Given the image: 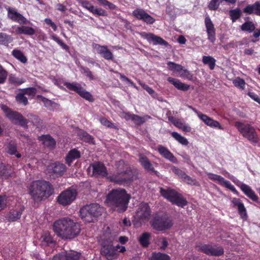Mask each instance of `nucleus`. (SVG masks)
Segmentation results:
<instances>
[{"instance_id":"12","label":"nucleus","mask_w":260,"mask_h":260,"mask_svg":"<svg viewBox=\"0 0 260 260\" xmlns=\"http://www.w3.org/2000/svg\"><path fill=\"white\" fill-rule=\"evenodd\" d=\"M173 225V222L167 218L156 217H155L152 225L157 231H164L170 229Z\"/></svg>"},{"instance_id":"54","label":"nucleus","mask_w":260,"mask_h":260,"mask_svg":"<svg viewBox=\"0 0 260 260\" xmlns=\"http://www.w3.org/2000/svg\"><path fill=\"white\" fill-rule=\"evenodd\" d=\"M219 0H211L208 4V8L210 10H217L220 4Z\"/></svg>"},{"instance_id":"25","label":"nucleus","mask_w":260,"mask_h":260,"mask_svg":"<svg viewBox=\"0 0 260 260\" xmlns=\"http://www.w3.org/2000/svg\"><path fill=\"white\" fill-rule=\"evenodd\" d=\"M40 244L42 246H49L55 243L53 237L48 231L43 232L40 238Z\"/></svg>"},{"instance_id":"47","label":"nucleus","mask_w":260,"mask_h":260,"mask_svg":"<svg viewBox=\"0 0 260 260\" xmlns=\"http://www.w3.org/2000/svg\"><path fill=\"white\" fill-rule=\"evenodd\" d=\"M255 27L251 21H247L241 26V29L243 31L251 32L255 30Z\"/></svg>"},{"instance_id":"33","label":"nucleus","mask_w":260,"mask_h":260,"mask_svg":"<svg viewBox=\"0 0 260 260\" xmlns=\"http://www.w3.org/2000/svg\"><path fill=\"white\" fill-rule=\"evenodd\" d=\"M86 206L94 219H95L96 217L101 215L102 213L104 211V208L96 203L91 204L90 205H86Z\"/></svg>"},{"instance_id":"26","label":"nucleus","mask_w":260,"mask_h":260,"mask_svg":"<svg viewBox=\"0 0 260 260\" xmlns=\"http://www.w3.org/2000/svg\"><path fill=\"white\" fill-rule=\"evenodd\" d=\"M240 188L242 191L250 199L255 202H258V198L251 187L244 183H241Z\"/></svg>"},{"instance_id":"19","label":"nucleus","mask_w":260,"mask_h":260,"mask_svg":"<svg viewBox=\"0 0 260 260\" xmlns=\"http://www.w3.org/2000/svg\"><path fill=\"white\" fill-rule=\"evenodd\" d=\"M140 35L142 38L147 39L148 41L152 42L155 45L159 44L167 46L169 45L168 43L162 38L155 36L153 34L142 32L140 33Z\"/></svg>"},{"instance_id":"57","label":"nucleus","mask_w":260,"mask_h":260,"mask_svg":"<svg viewBox=\"0 0 260 260\" xmlns=\"http://www.w3.org/2000/svg\"><path fill=\"white\" fill-rule=\"evenodd\" d=\"M171 170L175 174L177 175L179 177L182 179L185 174H186L184 171H182L178 168L172 166L171 167Z\"/></svg>"},{"instance_id":"34","label":"nucleus","mask_w":260,"mask_h":260,"mask_svg":"<svg viewBox=\"0 0 260 260\" xmlns=\"http://www.w3.org/2000/svg\"><path fill=\"white\" fill-rule=\"evenodd\" d=\"M39 139L45 146L49 148H53L55 146L56 142L50 135H42L39 137Z\"/></svg>"},{"instance_id":"5","label":"nucleus","mask_w":260,"mask_h":260,"mask_svg":"<svg viewBox=\"0 0 260 260\" xmlns=\"http://www.w3.org/2000/svg\"><path fill=\"white\" fill-rule=\"evenodd\" d=\"M160 193L163 197L167 199L173 204L176 205L179 207L183 208L187 204V201L182 195L174 189H165L160 188Z\"/></svg>"},{"instance_id":"63","label":"nucleus","mask_w":260,"mask_h":260,"mask_svg":"<svg viewBox=\"0 0 260 260\" xmlns=\"http://www.w3.org/2000/svg\"><path fill=\"white\" fill-rule=\"evenodd\" d=\"M51 38L56 43H57L62 48L66 50L68 49V46L66 44H64L61 40L57 38L56 36H51Z\"/></svg>"},{"instance_id":"14","label":"nucleus","mask_w":260,"mask_h":260,"mask_svg":"<svg viewBox=\"0 0 260 260\" xmlns=\"http://www.w3.org/2000/svg\"><path fill=\"white\" fill-rule=\"evenodd\" d=\"M8 17L13 21L19 24H27L30 22L22 14L18 13L15 8L9 7L7 9Z\"/></svg>"},{"instance_id":"37","label":"nucleus","mask_w":260,"mask_h":260,"mask_svg":"<svg viewBox=\"0 0 260 260\" xmlns=\"http://www.w3.org/2000/svg\"><path fill=\"white\" fill-rule=\"evenodd\" d=\"M26 117V120H28V123L30 122L33 125L37 128L42 127V121L38 116L31 113H28L27 114Z\"/></svg>"},{"instance_id":"3","label":"nucleus","mask_w":260,"mask_h":260,"mask_svg":"<svg viewBox=\"0 0 260 260\" xmlns=\"http://www.w3.org/2000/svg\"><path fill=\"white\" fill-rule=\"evenodd\" d=\"M53 193L51 184L44 180L32 182L29 187V194L35 202H40L49 198Z\"/></svg>"},{"instance_id":"22","label":"nucleus","mask_w":260,"mask_h":260,"mask_svg":"<svg viewBox=\"0 0 260 260\" xmlns=\"http://www.w3.org/2000/svg\"><path fill=\"white\" fill-rule=\"evenodd\" d=\"M48 169L56 176H61L66 171V166L59 162H55L49 166Z\"/></svg>"},{"instance_id":"53","label":"nucleus","mask_w":260,"mask_h":260,"mask_svg":"<svg viewBox=\"0 0 260 260\" xmlns=\"http://www.w3.org/2000/svg\"><path fill=\"white\" fill-rule=\"evenodd\" d=\"M179 74L181 77L186 78L188 80H191L192 79V75L189 71L185 69L182 66V70L179 72Z\"/></svg>"},{"instance_id":"45","label":"nucleus","mask_w":260,"mask_h":260,"mask_svg":"<svg viewBox=\"0 0 260 260\" xmlns=\"http://www.w3.org/2000/svg\"><path fill=\"white\" fill-rule=\"evenodd\" d=\"M150 118V117L148 115L141 117L138 115L133 114L132 121L137 125H141L145 122L146 119H149Z\"/></svg>"},{"instance_id":"52","label":"nucleus","mask_w":260,"mask_h":260,"mask_svg":"<svg viewBox=\"0 0 260 260\" xmlns=\"http://www.w3.org/2000/svg\"><path fill=\"white\" fill-rule=\"evenodd\" d=\"M24 94L23 92L17 94L16 96V100L19 103L25 106L27 104L28 101L26 97L24 95Z\"/></svg>"},{"instance_id":"60","label":"nucleus","mask_w":260,"mask_h":260,"mask_svg":"<svg viewBox=\"0 0 260 260\" xmlns=\"http://www.w3.org/2000/svg\"><path fill=\"white\" fill-rule=\"evenodd\" d=\"M207 175H208L209 179H210L212 180H213V181H217L219 184L220 183V181H222V176H221L220 175L214 174L211 173H208Z\"/></svg>"},{"instance_id":"55","label":"nucleus","mask_w":260,"mask_h":260,"mask_svg":"<svg viewBox=\"0 0 260 260\" xmlns=\"http://www.w3.org/2000/svg\"><path fill=\"white\" fill-rule=\"evenodd\" d=\"M233 84L234 85L237 87L240 88V89H243L245 87V81L239 78H236L234 81H233Z\"/></svg>"},{"instance_id":"18","label":"nucleus","mask_w":260,"mask_h":260,"mask_svg":"<svg viewBox=\"0 0 260 260\" xmlns=\"http://www.w3.org/2000/svg\"><path fill=\"white\" fill-rule=\"evenodd\" d=\"M92 169V176L105 177L108 173L105 165L101 162H94L91 165Z\"/></svg>"},{"instance_id":"31","label":"nucleus","mask_w":260,"mask_h":260,"mask_svg":"<svg viewBox=\"0 0 260 260\" xmlns=\"http://www.w3.org/2000/svg\"><path fill=\"white\" fill-rule=\"evenodd\" d=\"M23 209H20L18 210H13L8 212L6 215V218L9 222H14L20 219Z\"/></svg>"},{"instance_id":"27","label":"nucleus","mask_w":260,"mask_h":260,"mask_svg":"<svg viewBox=\"0 0 260 260\" xmlns=\"http://www.w3.org/2000/svg\"><path fill=\"white\" fill-rule=\"evenodd\" d=\"M240 188L242 191L250 199L255 202H258V198L251 187L244 183H241Z\"/></svg>"},{"instance_id":"58","label":"nucleus","mask_w":260,"mask_h":260,"mask_svg":"<svg viewBox=\"0 0 260 260\" xmlns=\"http://www.w3.org/2000/svg\"><path fill=\"white\" fill-rule=\"evenodd\" d=\"M110 71L111 72H113L114 73L119 75L120 79L122 81H125V82H127L128 83L130 84L132 86H135L134 83L132 81H131L129 79H128L127 77H126L125 76L121 74V73H119L117 71H114L113 70H111Z\"/></svg>"},{"instance_id":"2","label":"nucleus","mask_w":260,"mask_h":260,"mask_svg":"<svg viewBox=\"0 0 260 260\" xmlns=\"http://www.w3.org/2000/svg\"><path fill=\"white\" fill-rule=\"evenodd\" d=\"M130 199L131 196L125 189L119 188L110 191L107 196L106 201L114 210L121 213L127 209Z\"/></svg>"},{"instance_id":"48","label":"nucleus","mask_w":260,"mask_h":260,"mask_svg":"<svg viewBox=\"0 0 260 260\" xmlns=\"http://www.w3.org/2000/svg\"><path fill=\"white\" fill-rule=\"evenodd\" d=\"M222 179V181H220L219 184L222 186H224L225 187L232 191L234 193L238 194V191L236 190L235 187L230 183V182L225 180L223 177Z\"/></svg>"},{"instance_id":"16","label":"nucleus","mask_w":260,"mask_h":260,"mask_svg":"<svg viewBox=\"0 0 260 260\" xmlns=\"http://www.w3.org/2000/svg\"><path fill=\"white\" fill-rule=\"evenodd\" d=\"M80 255V253L74 251H62L54 255L52 260H78Z\"/></svg>"},{"instance_id":"61","label":"nucleus","mask_w":260,"mask_h":260,"mask_svg":"<svg viewBox=\"0 0 260 260\" xmlns=\"http://www.w3.org/2000/svg\"><path fill=\"white\" fill-rule=\"evenodd\" d=\"M7 75L8 74L6 71H5L2 66L0 65V84L5 82Z\"/></svg>"},{"instance_id":"10","label":"nucleus","mask_w":260,"mask_h":260,"mask_svg":"<svg viewBox=\"0 0 260 260\" xmlns=\"http://www.w3.org/2000/svg\"><path fill=\"white\" fill-rule=\"evenodd\" d=\"M199 249L208 255L214 256H219L224 253V250L222 247H217L210 244L201 245L199 246Z\"/></svg>"},{"instance_id":"36","label":"nucleus","mask_w":260,"mask_h":260,"mask_svg":"<svg viewBox=\"0 0 260 260\" xmlns=\"http://www.w3.org/2000/svg\"><path fill=\"white\" fill-rule=\"evenodd\" d=\"M15 32L17 35L24 34L31 36L35 34V30L30 26L22 25L17 26L15 29Z\"/></svg>"},{"instance_id":"44","label":"nucleus","mask_w":260,"mask_h":260,"mask_svg":"<svg viewBox=\"0 0 260 260\" xmlns=\"http://www.w3.org/2000/svg\"><path fill=\"white\" fill-rule=\"evenodd\" d=\"M150 235L148 233H144L139 237V242L143 247H147L149 244Z\"/></svg>"},{"instance_id":"28","label":"nucleus","mask_w":260,"mask_h":260,"mask_svg":"<svg viewBox=\"0 0 260 260\" xmlns=\"http://www.w3.org/2000/svg\"><path fill=\"white\" fill-rule=\"evenodd\" d=\"M199 118L202 120L206 125L212 127H218L219 129H222V127L220 123L216 120H213L206 114H200Z\"/></svg>"},{"instance_id":"42","label":"nucleus","mask_w":260,"mask_h":260,"mask_svg":"<svg viewBox=\"0 0 260 260\" xmlns=\"http://www.w3.org/2000/svg\"><path fill=\"white\" fill-rule=\"evenodd\" d=\"M12 54L22 63H25L27 62V59L26 57L20 50L15 49L13 50Z\"/></svg>"},{"instance_id":"9","label":"nucleus","mask_w":260,"mask_h":260,"mask_svg":"<svg viewBox=\"0 0 260 260\" xmlns=\"http://www.w3.org/2000/svg\"><path fill=\"white\" fill-rule=\"evenodd\" d=\"M69 89L73 90L78 93L81 97L89 102H93L94 99L92 95L86 91L79 83H66L64 84Z\"/></svg>"},{"instance_id":"32","label":"nucleus","mask_w":260,"mask_h":260,"mask_svg":"<svg viewBox=\"0 0 260 260\" xmlns=\"http://www.w3.org/2000/svg\"><path fill=\"white\" fill-rule=\"evenodd\" d=\"M234 206H236L238 208L239 213L242 218L245 219L247 217L246 208H245L243 203L239 199L234 198L232 201Z\"/></svg>"},{"instance_id":"64","label":"nucleus","mask_w":260,"mask_h":260,"mask_svg":"<svg viewBox=\"0 0 260 260\" xmlns=\"http://www.w3.org/2000/svg\"><path fill=\"white\" fill-rule=\"evenodd\" d=\"M100 121L101 123L103 125L108 127H114V124L113 123L108 120L106 118L102 117L100 119Z\"/></svg>"},{"instance_id":"38","label":"nucleus","mask_w":260,"mask_h":260,"mask_svg":"<svg viewBox=\"0 0 260 260\" xmlns=\"http://www.w3.org/2000/svg\"><path fill=\"white\" fill-rule=\"evenodd\" d=\"M80 152L76 149L71 150L66 157V163L70 166L73 161L80 157Z\"/></svg>"},{"instance_id":"39","label":"nucleus","mask_w":260,"mask_h":260,"mask_svg":"<svg viewBox=\"0 0 260 260\" xmlns=\"http://www.w3.org/2000/svg\"><path fill=\"white\" fill-rule=\"evenodd\" d=\"M169 120L172 121L175 126L181 129L184 132H189L191 131V127L185 123L181 122L180 120L175 119L173 117H169Z\"/></svg>"},{"instance_id":"17","label":"nucleus","mask_w":260,"mask_h":260,"mask_svg":"<svg viewBox=\"0 0 260 260\" xmlns=\"http://www.w3.org/2000/svg\"><path fill=\"white\" fill-rule=\"evenodd\" d=\"M205 24L208 36V39L212 43H214L216 40L215 28L210 18L208 15L205 19Z\"/></svg>"},{"instance_id":"21","label":"nucleus","mask_w":260,"mask_h":260,"mask_svg":"<svg viewBox=\"0 0 260 260\" xmlns=\"http://www.w3.org/2000/svg\"><path fill=\"white\" fill-rule=\"evenodd\" d=\"M157 150L158 152L166 159L173 163H178L177 158L167 148L160 145L157 147Z\"/></svg>"},{"instance_id":"4","label":"nucleus","mask_w":260,"mask_h":260,"mask_svg":"<svg viewBox=\"0 0 260 260\" xmlns=\"http://www.w3.org/2000/svg\"><path fill=\"white\" fill-rule=\"evenodd\" d=\"M116 166L117 168V172L109 177L111 182L121 184L132 180V172L127 168L123 160H120L117 161Z\"/></svg>"},{"instance_id":"15","label":"nucleus","mask_w":260,"mask_h":260,"mask_svg":"<svg viewBox=\"0 0 260 260\" xmlns=\"http://www.w3.org/2000/svg\"><path fill=\"white\" fill-rule=\"evenodd\" d=\"M151 211L149 205L145 203H141L139 205L136 212V217L141 221L148 220L150 216Z\"/></svg>"},{"instance_id":"51","label":"nucleus","mask_w":260,"mask_h":260,"mask_svg":"<svg viewBox=\"0 0 260 260\" xmlns=\"http://www.w3.org/2000/svg\"><path fill=\"white\" fill-rule=\"evenodd\" d=\"M167 64L169 67V69L173 72L179 73L180 71L182 70V66L181 65L177 64L174 62L169 61Z\"/></svg>"},{"instance_id":"50","label":"nucleus","mask_w":260,"mask_h":260,"mask_svg":"<svg viewBox=\"0 0 260 260\" xmlns=\"http://www.w3.org/2000/svg\"><path fill=\"white\" fill-rule=\"evenodd\" d=\"M152 260H170L169 255L162 253H153L152 255Z\"/></svg>"},{"instance_id":"49","label":"nucleus","mask_w":260,"mask_h":260,"mask_svg":"<svg viewBox=\"0 0 260 260\" xmlns=\"http://www.w3.org/2000/svg\"><path fill=\"white\" fill-rule=\"evenodd\" d=\"M79 136L82 140L85 142L89 143H92L93 142V139L92 136L84 131H80L79 132Z\"/></svg>"},{"instance_id":"29","label":"nucleus","mask_w":260,"mask_h":260,"mask_svg":"<svg viewBox=\"0 0 260 260\" xmlns=\"http://www.w3.org/2000/svg\"><path fill=\"white\" fill-rule=\"evenodd\" d=\"M139 161L146 170L150 172H153L155 174L158 173V172L154 170L152 164L145 156L140 154L139 155Z\"/></svg>"},{"instance_id":"20","label":"nucleus","mask_w":260,"mask_h":260,"mask_svg":"<svg viewBox=\"0 0 260 260\" xmlns=\"http://www.w3.org/2000/svg\"><path fill=\"white\" fill-rule=\"evenodd\" d=\"M14 169L11 166L0 164V177L2 179H8L14 176Z\"/></svg>"},{"instance_id":"62","label":"nucleus","mask_w":260,"mask_h":260,"mask_svg":"<svg viewBox=\"0 0 260 260\" xmlns=\"http://www.w3.org/2000/svg\"><path fill=\"white\" fill-rule=\"evenodd\" d=\"M80 69L82 71V73H84L87 77H88L90 80H93L94 79L93 76L92 75L91 71L88 68L81 66Z\"/></svg>"},{"instance_id":"23","label":"nucleus","mask_w":260,"mask_h":260,"mask_svg":"<svg viewBox=\"0 0 260 260\" xmlns=\"http://www.w3.org/2000/svg\"><path fill=\"white\" fill-rule=\"evenodd\" d=\"M95 48L98 52L104 58L107 60H112L113 59V54L111 51L109 50L106 46H101L96 44Z\"/></svg>"},{"instance_id":"35","label":"nucleus","mask_w":260,"mask_h":260,"mask_svg":"<svg viewBox=\"0 0 260 260\" xmlns=\"http://www.w3.org/2000/svg\"><path fill=\"white\" fill-rule=\"evenodd\" d=\"M168 81L172 83L176 88L182 91H187L189 88V85L184 84L180 81L179 80L169 77Z\"/></svg>"},{"instance_id":"40","label":"nucleus","mask_w":260,"mask_h":260,"mask_svg":"<svg viewBox=\"0 0 260 260\" xmlns=\"http://www.w3.org/2000/svg\"><path fill=\"white\" fill-rule=\"evenodd\" d=\"M241 15L242 11L240 8H236L229 11V15L232 22H236V20L241 17Z\"/></svg>"},{"instance_id":"41","label":"nucleus","mask_w":260,"mask_h":260,"mask_svg":"<svg viewBox=\"0 0 260 260\" xmlns=\"http://www.w3.org/2000/svg\"><path fill=\"white\" fill-rule=\"evenodd\" d=\"M202 61L204 64L208 65L210 70H212L214 69L216 60L213 57L210 56H204Z\"/></svg>"},{"instance_id":"7","label":"nucleus","mask_w":260,"mask_h":260,"mask_svg":"<svg viewBox=\"0 0 260 260\" xmlns=\"http://www.w3.org/2000/svg\"><path fill=\"white\" fill-rule=\"evenodd\" d=\"M242 136L253 143H256L258 140L254 128L249 124L236 122L235 124Z\"/></svg>"},{"instance_id":"13","label":"nucleus","mask_w":260,"mask_h":260,"mask_svg":"<svg viewBox=\"0 0 260 260\" xmlns=\"http://www.w3.org/2000/svg\"><path fill=\"white\" fill-rule=\"evenodd\" d=\"M132 14L137 19L141 20L148 24H152L155 21L153 17L141 8H137L134 10Z\"/></svg>"},{"instance_id":"24","label":"nucleus","mask_w":260,"mask_h":260,"mask_svg":"<svg viewBox=\"0 0 260 260\" xmlns=\"http://www.w3.org/2000/svg\"><path fill=\"white\" fill-rule=\"evenodd\" d=\"M243 12L248 15L255 14L260 16V2L257 1L253 4L248 5L243 9Z\"/></svg>"},{"instance_id":"6","label":"nucleus","mask_w":260,"mask_h":260,"mask_svg":"<svg viewBox=\"0 0 260 260\" xmlns=\"http://www.w3.org/2000/svg\"><path fill=\"white\" fill-rule=\"evenodd\" d=\"M2 110L6 114L7 117L15 124H18L25 128H28V120L24 118L20 113L13 111L6 106L3 105Z\"/></svg>"},{"instance_id":"8","label":"nucleus","mask_w":260,"mask_h":260,"mask_svg":"<svg viewBox=\"0 0 260 260\" xmlns=\"http://www.w3.org/2000/svg\"><path fill=\"white\" fill-rule=\"evenodd\" d=\"M77 191L74 189H68L57 197V201L61 205L66 206L70 205L76 198Z\"/></svg>"},{"instance_id":"56","label":"nucleus","mask_w":260,"mask_h":260,"mask_svg":"<svg viewBox=\"0 0 260 260\" xmlns=\"http://www.w3.org/2000/svg\"><path fill=\"white\" fill-rule=\"evenodd\" d=\"M182 179L184 182L188 184L194 185L197 184V182L196 180L190 177L189 176L187 175L186 174H185Z\"/></svg>"},{"instance_id":"59","label":"nucleus","mask_w":260,"mask_h":260,"mask_svg":"<svg viewBox=\"0 0 260 260\" xmlns=\"http://www.w3.org/2000/svg\"><path fill=\"white\" fill-rule=\"evenodd\" d=\"M36 89L34 87H29L22 89L23 94L28 95L31 96H34L36 93Z\"/></svg>"},{"instance_id":"43","label":"nucleus","mask_w":260,"mask_h":260,"mask_svg":"<svg viewBox=\"0 0 260 260\" xmlns=\"http://www.w3.org/2000/svg\"><path fill=\"white\" fill-rule=\"evenodd\" d=\"M13 41L12 37L4 32H0V44L8 45Z\"/></svg>"},{"instance_id":"30","label":"nucleus","mask_w":260,"mask_h":260,"mask_svg":"<svg viewBox=\"0 0 260 260\" xmlns=\"http://www.w3.org/2000/svg\"><path fill=\"white\" fill-rule=\"evenodd\" d=\"M80 216L81 219L86 222H93L95 219L86 206L80 209Z\"/></svg>"},{"instance_id":"1","label":"nucleus","mask_w":260,"mask_h":260,"mask_svg":"<svg viewBox=\"0 0 260 260\" xmlns=\"http://www.w3.org/2000/svg\"><path fill=\"white\" fill-rule=\"evenodd\" d=\"M53 229L56 235L63 240H71L80 233L79 223L69 217H63L55 221Z\"/></svg>"},{"instance_id":"11","label":"nucleus","mask_w":260,"mask_h":260,"mask_svg":"<svg viewBox=\"0 0 260 260\" xmlns=\"http://www.w3.org/2000/svg\"><path fill=\"white\" fill-rule=\"evenodd\" d=\"M116 249L113 246L112 242L105 241L103 243L101 249V253L108 260H112L117 257Z\"/></svg>"},{"instance_id":"46","label":"nucleus","mask_w":260,"mask_h":260,"mask_svg":"<svg viewBox=\"0 0 260 260\" xmlns=\"http://www.w3.org/2000/svg\"><path fill=\"white\" fill-rule=\"evenodd\" d=\"M172 136L179 143L183 145L186 146L188 144V140L184 137L177 132H173L171 134Z\"/></svg>"}]
</instances>
